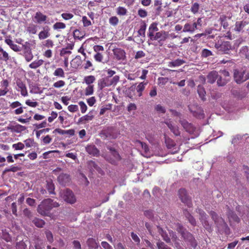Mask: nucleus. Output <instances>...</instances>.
I'll list each match as a JSON object with an SVG mask.
<instances>
[{
    "label": "nucleus",
    "mask_w": 249,
    "mask_h": 249,
    "mask_svg": "<svg viewBox=\"0 0 249 249\" xmlns=\"http://www.w3.org/2000/svg\"><path fill=\"white\" fill-rule=\"evenodd\" d=\"M116 12L118 15L124 16L127 13V10L124 7L119 6L117 8Z\"/></svg>",
    "instance_id": "47"
},
{
    "label": "nucleus",
    "mask_w": 249,
    "mask_h": 249,
    "mask_svg": "<svg viewBox=\"0 0 249 249\" xmlns=\"http://www.w3.org/2000/svg\"><path fill=\"white\" fill-rule=\"evenodd\" d=\"M23 56L27 62L31 61L33 58V55L32 53L31 49L28 48L27 49L26 51H24Z\"/></svg>",
    "instance_id": "30"
},
{
    "label": "nucleus",
    "mask_w": 249,
    "mask_h": 249,
    "mask_svg": "<svg viewBox=\"0 0 249 249\" xmlns=\"http://www.w3.org/2000/svg\"><path fill=\"white\" fill-rule=\"evenodd\" d=\"M137 143L144 150L145 153L147 154L148 152L149 149L148 145L145 143L141 142L140 141H137Z\"/></svg>",
    "instance_id": "55"
},
{
    "label": "nucleus",
    "mask_w": 249,
    "mask_h": 249,
    "mask_svg": "<svg viewBox=\"0 0 249 249\" xmlns=\"http://www.w3.org/2000/svg\"><path fill=\"white\" fill-rule=\"evenodd\" d=\"M16 85L18 87L17 90L20 91V93L23 96H27L28 95V92L25 84L20 80L18 79L16 81Z\"/></svg>",
    "instance_id": "14"
},
{
    "label": "nucleus",
    "mask_w": 249,
    "mask_h": 249,
    "mask_svg": "<svg viewBox=\"0 0 249 249\" xmlns=\"http://www.w3.org/2000/svg\"><path fill=\"white\" fill-rule=\"evenodd\" d=\"M86 151L93 156H98L100 151L94 145H88L86 147Z\"/></svg>",
    "instance_id": "20"
},
{
    "label": "nucleus",
    "mask_w": 249,
    "mask_h": 249,
    "mask_svg": "<svg viewBox=\"0 0 249 249\" xmlns=\"http://www.w3.org/2000/svg\"><path fill=\"white\" fill-rule=\"evenodd\" d=\"M119 79L120 77L118 75H115L112 78L107 77L109 86L116 85L119 81Z\"/></svg>",
    "instance_id": "34"
},
{
    "label": "nucleus",
    "mask_w": 249,
    "mask_h": 249,
    "mask_svg": "<svg viewBox=\"0 0 249 249\" xmlns=\"http://www.w3.org/2000/svg\"><path fill=\"white\" fill-rule=\"evenodd\" d=\"M94 110H91L87 115L81 117L78 120V123L85 124L87 122L92 120L94 117Z\"/></svg>",
    "instance_id": "18"
},
{
    "label": "nucleus",
    "mask_w": 249,
    "mask_h": 249,
    "mask_svg": "<svg viewBox=\"0 0 249 249\" xmlns=\"http://www.w3.org/2000/svg\"><path fill=\"white\" fill-rule=\"evenodd\" d=\"M26 127L20 125L19 124H17L15 125H14L12 127V130L13 132L17 133H20L26 129Z\"/></svg>",
    "instance_id": "31"
},
{
    "label": "nucleus",
    "mask_w": 249,
    "mask_h": 249,
    "mask_svg": "<svg viewBox=\"0 0 249 249\" xmlns=\"http://www.w3.org/2000/svg\"><path fill=\"white\" fill-rule=\"evenodd\" d=\"M87 244L90 249H97L99 247L98 243L92 238L88 239Z\"/></svg>",
    "instance_id": "25"
},
{
    "label": "nucleus",
    "mask_w": 249,
    "mask_h": 249,
    "mask_svg": "<svg viewBox=\"0 0 249 249\" xmlns=\"http://www.w3.org/2000/svg\"><path fill=\"white\" fill-rule=\"evenodd\" d=\"M24 144L21 142H18L12 145L13 148L15 149L16 150H22L24 149Z\"/></svg>",
    "instance_id": "50"
},
{
    "label": "nucleus",
    "mask_w": 249,
    "mask_h": 249,
    "mask_svg": "<svg viewBox=\"0 0 249 249\" xmlns=\"http://www.w3.org/2000/svg\"><path fill=\"white\" fill-rule=\"evenodd\" d=\"M98 88L102 90L106 87H109V84L107 81V77L106 78H101L98 81Z\"/></svg>",
    "instance_id": "28"
},
{
    "label": "nucleus",
    "mask_w": 249,
    "mask_h": 249,
    "mask_svg": "<svg viewBox=\"0 0 249 249\" xmlns=\"http://www.w3.org/2000/svg\"><path fill=\"white\" fill-rule=\"evenodd\" d=\"M179 122L186 132L191 134H195L196 136L198 135V134L196 132V127L192 124L189 123L185 120L180 119Z\"/></svg>",
    "instance_id": "7"
},
{
    "label": "nucleus",
    "mask_w": 249,
    "mask_h": 249,
    "mask_svg": "<svg viewBox=\"0 0 249 249\" xmlns=\"http://www.w3.org/2000/svg\"><path fill=\"white\" fill-rule=\"evenodd\" d=\"M44 61L42 59L35 60L29 65V67L31 69H36L43 65Z\"/></svg>",
    "instance_id": "35"
},
{
    "label": "nucleus",
    "mask_w": 249,
    "mask_h": 249,
    "mask_svg": "<svg viewBox=\"0 0 249 249\" xmlns=\"http://www.w3.org/2000/svg\"><path fill=\"white\" fill-rule=\"evenodd\" d=\"M168 127L170 129L171 131L176 136H178L180 135V132L179 130L178 127L173 124L170 121H167L165 123Z\"/></svg>",
    "instance_id": "16"
},
{
    "label": "nucleus",
    "mask_w": 249,
    "mask_h": 249,
    "mask_svg": "<svg viewBox=\"0 0 249 249\" xmlns=\"http://www.w3.org/2000/svg\"><path fill=\"white\" fill-rule=\"evenodd\" d=\"M68 49L67 48H63L60 53V55L61 56L66 57L65 55H69L71 53V52L70 50H68Z\"/></svg>",
    "instance_id": "60"
},
{
    "label": "nucleus",
    "mask_w": 249,
    "mask_h": 249,
    "mask_svg": "<svg viewBox=\"0 0 249 249\" xmlns=\"http://www.w3.org/2000/svg\"><path fill=\"white\" fill-rule=\"evenodd\" d=\"M157 246L158 249H172L166 245L164 243L159 241L157 243Z\"/></svg>",
    "instance_id": "51"
},
{
    "label": "nucleus",
    "mask_w": 249,
    "mask_h": 249,
    "mask_svg": "<svg viewBox=\"0 0 249 249\" xmlns=\"http://www.w3.org/2000/svg\"><path fill=\"white\" fill-rule=\"evenodd\" d=\"M197 213L199 214V219L201 222L208 219L207 215L203 210L198 209Z\"/></svg>",
    "instance_id": "44"
},
{
    "label": "nucleus",
    "mask_w": 249,
    "mask_h": 249,
    "mask_svg": "<svg viewBox=\"0 0 249 249\" xmlns=\"http://www.w3.org/2000/svg\"><path fill=\"white\" fill-rule=\"evenodd\" d=\"M212 52L208 49H204L202 51L201 55L202 57H207L208 56L212 55Z\"/></svg>",
    "instance_id": "58"
},
{
    "label": "nucleus",
    "mask_w": 249,
    "mask_h": 249,
    "mask_svg": "<svg viewBox=\"0 0 249 249\" xmlns=\"http://www.w3.org/2000/svg\"><path fill=\"white\" fill-rule=\"evenodd\" d=\"M46 188L50 194H54V185L52 180L46 181Z\"/></svg>",
    "instance_id": "33"
},
{
    "label": "nucleus",
    "mask_w": 249,
    "mask_h": 249,
    "mask_svg": "<svg viewBox=\"0 0 249 249\" xmlns=\"http://www.w3.org/2000/svg\"><path fill=\"white\" fill-rule=\"evenodd\" d=\"M229 82L228 78H222L221 76L218 75V78L217 79V84L218 86H224Z\"/></svg>",
    "instance_id": "40"
},
{
    "label": "nucleus",
    "mask_w": 249,
    "mask_h": 249,
    "mask_svg": "<svg viewBox=\"0 0 249 249\" xmlns=\"http://www.w3.org/2000/svg\"><path fill=\"white\" fill-rule=\"evenodd\" d=\"M246 71L243 69L234 70L233 77L237 84H240L249 79V77H245Z\"/></svg>",
    "instance_id": "6"
},
{
    "label": "nucleus",
    "mask_w": 249,
    "mask_h": 249,
    "mask_svg": "<svg viewBox=\"0 0 249 249\" xmlns=\"http://www.w3.org/2000/svg\"><path fill=\"white\" fill-rule=\"evenodd\" d=\"M16 248L17 249H26V245L23 241H19L17 243Z\"/></svg>",
    "instance_id": "64"
},
{
    "label": "nucleus",
    "mask_w": 249,
    "mask_h": 249,
    "mask_svg": "<svg viewBox=\"0 0 249 249\" xmlns=\"http://www.w3.org/2000/svg\"><path fill=\"white\" fill-rule=\"evenodd\" d=\"M219 21H220L221 26H223L224 29H226L228 28L229 26V24L228 21H227V17L226 16H221L219 18Z\"/></svg>",
    "instance_id": "36"
},
{
    "label": "nucleus",
    "mask_w": 249,
    "mask_h": 249,
    "mask_svg": "<svg viewBox=\"0 0 249 249\" xmlns=\"http://www.w3.org/2000/svg\"><path fill=\"white\" fill-rule=\"evenodd\" d=\"M53 200L50 198L44 200L37 207V212L42 215H45L46 212L53 208Z\"/></svg>",
    "instance_id": "3"
},
{
    "label": "nucleus",
    "mask_w": 249,
    "mask_h": 249,
    "mask_svg": "<svg viewBox=\"0 0 249 249\" xmlns=\"http://www.w3.org/2000/svg\"><path fill=\"white\" fill-rule=\"evenodd\" d=\"M131 237L132 240L137 244H139L140 243V239L138 236L133 232H131Z\"/></svg>",
    "instance_id": "62"
},
{
    "label": "nucleus",
    "mask_w": 249,
    "mask_h": 249,
    "mask_svg": "<svg viewBox=\"0 0 249 249\" xmlns=\"http://www.w3.org/2000/svg\"><path fill=\"white\" fill-rule=\"evenodd\" d=\"M73 16V15L71 13H63L61 14L62 18L65 20L71 19Z\"/></svg>",
    "instance_id": "61"
},
{
    "label": "nucleus",
    "mask_w": 249,
    "mask_h": 249,
    "mask_svg": "<svg viewBox=\"0 0 249 249\" xmlns=\"http://www.w3.org/2000/svg\"><path fill=\"white\" fill-rule=\"evenodd\" d=\"M93 85H89L86 88L85 94L86 96L91 95L93 94Z\"/></svg>",
    "instance_id": "48"
},
{
    "label": "nucleus",
    "mask_w": 249,
    "mask_h": 249,
    "mask_svg": "<svg viewBox=\"0 0 249 249\" xmlns=\"http://www.w3.org/2000/svg\"><path fill=\"white\" fill-rule=\"evenodd\" d=\"M199 8L200 6L199 3L197 2H195L192 4V5L190 9V11L194 14H196L198 13Z\"/></svg>",
    "instance_id": "45"
},
{
    "label": "nucleus",
    "mask_w": 249,
    "mask_h": 249,
    "mask_svg": "<svg viewBox=\"0 0 249 249\" xmlns=\"http://www.w3.org/2000/svg\"><path fill=\"white\" fill-rule=\"evenodd\" d=\"M109 23L112 26H115L119 23V19L116 16L111 17L109 19Z\"/></svg>",
    "instance_id": "49"
},
{
    "label": "nucleus",
    "mask_w": 249,
    "mask_h": 249,
    "mask_svg": "<svg viewBox=\"0 0 249 249\" xmlns=\"http://www.w3.org/2000/svg\"><path fill=\"white\" fill-rule=\"evenodd\" d=\"M95 81V77L93 75H89L85 76L84 78V82L88 86L91 85Z\"/></svg>",
    "instance_id": "38"
},
{
    "label": "nucleus",
    "mask_w": 249,
    "mask_h": 249,
    "mask_svg": "<svg viewBox=\"0 0 249 249\" xmlns=\"http://www.w3.org/2000/svg\"><path fill=\"white\" fill-rule=\"evenodd\" d=\"M168 37V34L167 32L162 31L160 32H157L152 40H158L160 45H162V42L164 41Z\"/></svg>",
    "instance_id": "10"
},
{
    "label": "nucleus",
    "mask_w": 249,
    "mask_h": 249,
    "mask_svg": "<svg viewBox=\"0 0 249 249\" xmlns=\"http://www.w3.org/2000/svg\"><path fill=\"white\" fill-rule=\"evenodd\" d=\"M178 196L181 202L191 208L192 203L191 197L188 195L186 190L184 188H181L178 190Z\"/></svg>",
    "instance_id": "5"
},
{
    "label": "nucleus",
    "mask_w": 249,
    "mask_h": 249,
    "mask_svg": "<svg viewBox=\"0 0 249 249\" xmlns=\"http://www.w3.org/2000/svg\"><path fill=\"white\" fill-rule=\"evenodd\" d=\"M79 105L80 107L81 111L82 113H84L87 110V106L83 101L79 102Z\"/></svg>",
    "instance_id": "63"
},
{
    "label": "nucleus",
    "mask_w": 249,
    "mask_h": 249,
    "mask_svg": "<svg viewBox=\"0 0 249 249\" xmlns=\"http://www.w3.org/2000/svg\"><path fill=\"white\" fill-rule=\"evenodd\" d=\"M93 57L95 60L98 62H102L103 60V55L102 53H96Z\"/></svg>",
    "instance_id": "57"
},
{
    "label": "nucleus",
    "mask_w": 249,
    "mask_h": 249,
    "mask_svg": "<svg viewBox=\"0 0 249 249\" xmlns=\"http://www.w3.org/2000/svg\"><path fill=\"white\" fill-rule=\"evenodd\" d=\"M107 148L110 151L111 155L113 157L112 158H110V159L108 160L111 163L114 164H116V162L120 160L121 159L120 155L114 148L108 146Z\"/></svg>",
    "instance_id": "12"
},
{
    "label": "nucleus",
    "mask_w": 249,
    "mask_h": 249,
    "mask_svg": "<svg viewBox=\"0 0 249 249\" xmlns=\"http://www.w3.org/2000/svg\"><path fill=\"white\" fill-rule=\"evenodd\" d=\"M32 222L38 228L43 227L45 223L44 220L38 218H35L33 220Z\"/></svg>",
    "instance_id": "37"
},
{
    "label": "nucleus",
    "mask_w": 249,
    "mask_h": 249,
    "mask_svg": "<svg viewBox=\"0 0 249 249\" xmlns=\"http://www.w3.org/2000/svg\"><path fill=\"white\" fill-rule=\"evenodd\" d=\"M197 93L199 95V97L203 100H205V94L206 91L203 86L199 85L197 87Z\"/></svg>",
    "instance_id": "32"
},
{
    "label": "nucleus",
    "mask_w": 249,
    "mask_h": 249,
    "mask_svg": "<svg viewBox=\"0 0 249 249\" xmlns=\"http://www.w3.org/2000/svg\"><path fill=\"white\" fill-rule=\"evenodd\" d=\"M165 142L167 147L172 150V153H176L179 150V147L176 145L175 142L171 139L165 137Z\"/></svg>",
    "instance_id": "9"
},
{
    "label": "nucleus",
    "mask_w": 249,
    "mask_h": 249,
    "mask_svg": "<svg viewBox=\"0 0 249 249\" xmlns=\"http://www.w3.org/2000/svg\"><path fill=\"white\" fill-rule=\"evenodd\" d=\"M47 17L46 15H43L40 12H37L34 18V21L38 24H41L42 22H44L45 23L50 24L51 23L53 22V20H52L51 21H49L47 19Z\"/></svg>",
    "instance_id": "8"
},
{
    "label": "nucleus",
    "mask_w": 249,
    "mask_h": 249,
    "mask_svg": "<svg viewBox=\"0 0 249 249\" xmlns=\"http://www.w3.org/2000/svg\"><path fill=\"white\" fill-rule=\"evenodd\" d=\"M50 28L48 26H44L38 34V38L40 40H43L49 37L51 34L50 33Z\"/></svg>",
    "instance_id": "15"
},
{
    "label": "nucleus",
    "mask_w": 249,
    "mask_h": 249,
    "mask_svg": "<svg viewBox=\"0 0 249 249\" xmlns=\"http://www.w3.org/2000/svg\"><path fill=\"white\" fill-rule=\"evenodd\" d=\"M73 37L74 39H77L78 40H82L84 36L83 35V34L79 30L75 29L73 33Z\"/></svg>",
    "instance_id": "41"
},
{
    "label": "nucleus",
    "mask_w": 249,
    "mask_h": 249,
    "mask_svg": "<svg viewBox=\"0 0 249 249\" xmlns=\"http://www.w3.org/2000/svg\"><path fill=\"white\" fill-rule=\"evenodd\" d=\"M159 29L157 27V24L154 22L152 23L149 26L148 29V32L147 34L148 36L152 40L155 34V33L158 32Z\"/></svg>",
    "instance_id": "21"
},
{
    "label": "nucleus",
    "mask_w": 249,
    "mask_h": 249,
    "mask_svg": "<svg viewBox=\"0 0 249 249\" xmlns=\"http://www.w3.org/2000/svg\"><path fill=\"white\" fill-rule=\"evenodd\" d=\"M66 24L63 22H57L53 25V29L54 30H58L60 29H64L66 28Z\"/></svg>",
    "instance_id": "43"
},
{
    "label": "nucleus",
    "mask_w": 249,
    "mask_h": 249,
    "mask_svg": "<svg viewBox=\"0 0 249 249\" xmlns=\"http://www.w3.org/2000/svg\"><path fill=\"white\" fill-rule=\"evenodd\" d=\"M148 82H142L140 83L137 86L136 90L137 92L139 93V96H141L142 95V92L144 89L145 86L147 85Z\"/></svg>",
    "instance_id": "29"
},
{
    "label": "nucleus",
    "mask_w": 249,
    "mask_h": 249,
    "mask_svg": "<svg viewBox=\"0 0 249 249\" xmlns=\"http://www.w3.org/2000/svg\"><path fill=\"white\" fill-rule=\"evenodd\" d=\"M196 25L195 24L188 22L185 24L182 32L184 33H189L193 34L195 30H196Z\"/></svg>",
    "instance_id": "19"
},
{
    "label": "nucleus",
    "mask_w": 249,
    "mask_h": 249,
    "mask_svg": "<svg viewBox=\"0 0 249 249\" xmlns=\"http://www.w3.org/2000/svg\"><path fill=\"white\" fill-rule=\"evenodd\" d=\"M114 54L116 58L119 60H124L126 57L124 51L120 49H117L114 51Z\"/></svg>",
    "instance_id": "23"
},
{
    "label": "nucleus",
    "mask_w": 249,
    "mask_h": 249,
    "mask_svg": "<svg viewBox=\"0 0 249 249\" xmlns=\"http://www.w3.org/2000/svg\"><path fill=\"white\" fill-rule=\"evenodd\" d=\"M27 31L30 34H36L37 32V26L34 24H30L27 28Z\"/></svg>",
    "instance_id": "42"
},
{
    "label": "nucleus",
    "mask_w": 249,
    "mask_h": 249,
    "mask_svg": "<svg viewBox=\"0 0 249 249\" xmlns=\"http://www.w3.org/2000/svg\"><path fill=\"white\" fill-rule=\"evenodd\" d=\"M60 195L63 199L68 203L74 204L76 202V197L70 189H66L60 192Z\"/></svg>",
    "instance_id": "4"
},
{
    "label": "nucleus",
    "mask_w": 249,
    "mask_h": 249,
    "mask_svg": "<svg viewBox=\"0 0 249 249\" xmlns=\"http://www.w3.org/2000/svg\"><path fill=\"white\" fill-rule=\"evenodd\" d=\"M177 231L181 234L184 241L188 246L195 249L197 246V243L193 235L184 228L182 225L178 224L177 225Z\"/></svg>",
    "instance_id": "1"
},
{
    "label": "nucleus",
    "mask_w": 249,
    "mask_h": 249,
    "mask_svg": "<svg viewBox=\"0 0 249 249\" xmlns=\"http://www.w3.org/2000/svg\"><path fill=\"white\" fill-rule=\"evenodd\" d=\"M45 234L47 240L49 242V243H53V237L52 232L49 231H45Z\"/></svg>",
    "instance_id": "52"
},
{
    "label": "nucleus",
    "mask_w": 249,
    "mask_h": 249,
    "mask_svg": "<svg viewBox=\"0 0 249 249\" xmlns=\"http://www.w3.org/2000/svg\"><path fill=\"white\" fill-rule=\"evenodd\" d=\"M218 78V72L213 71L210 72L207 76V82L210 84H213Z\"/></svg>",
    "instance_id": "22"
},
{
    "label": "nucleus",
    "mask_w": 249,
    "mask_h": 249,
    "mask_svg": "<svg viewBox=\"0 0 249 249\" xmlns=\"http://www.w3.org/2000/svg\"><path fill=\"white\" fill-rule=\"evenodd\" d=\"M155 110L158 113H164L166 112L165 108L160 104L156 106Z\"/></svg>",
    "instance_id": "59"
},
{
    "label": "nucleus",
    "mask_w": 249,
    "mask_h": 249,
    "mask_svg": "<svg viewBox=\"0 0 249 249\" xmlns=\"http://www.w3.org/2000/svg\"><path fill=\"white\" fill-rule=\"evenodd\" d=\"M53 75L60 77H64L65 73L62 68H57L53 72Z\"/></svg>",
    "instance_id": "46"
},
{
    "label": "nucleus",
    "mask_w": 249,
    "mask_h": 249,
    "mask_svg": "<svg viewBox=\"0 0 249 249\" xmlns=\"http://www.w3.org/2000/svg\"><path fill=\"white\" fill-rule=\"evenodd\" d=\"M157 228L158 230V232L162 236L163 239L166 242V243H170L171 242V239L168 236L167 233L163 231V230L160 228L159 226H157Z\"/></svg>",
    "instance_id": "26"
},
{
    "label": "nucleus",
    "mask_w": 249,
    "mask_h": 249,
    "mask_svg": "<svg viewBox=\"0 0 249 249\" xmlns=\"http://www.w3.org/2000/svg\"><path fill=\"white\" fill-rule=\"evenodd\" d=\"M146 27V26L145 24L141 26L140 29L138 31V34L139 36H145Z\"/></svg>",
    "instance_id": "53"
},
{
    "label": "nucleus",
    "mask_w": 249,
    "mask_h": 249,
    "mask_svg": "<svg viewBox=\"0 0 249 249\" xmlns=\"http://www.w3.org/2000/svg\"><path fill=\"white\" fill-rule=\"evenodd\" d=\"M202 224L203 225L204 228L208 231H211L212 229L211 225L208 222L207 219L201 221Z\"/></svg>",
    "instance_id": "56"
},
{
    "label": "nucleus",
    "mask_w": 249,
    "mask_h": 249,
    "mask_svg": "<svg viewBox=\"0 0 249 249\" xmlns=\"http://www.w3.org/2000/svg\"><path fill=\"white\" fill-rule=\"evenodd\" d=\"M185 61L183 59H177L174 61L169 62L168 66L170 67H178L185 63Z\"/></svg>",
    "instance_id": "27"
},
{
    "label": "nucleus",
    "mask_w": 249,
    "mask_h": 249,
    "mask_svg": "<svg viewBox=\"0 0 249 249\" xmlns=\"http://www.w3.org/2000/svg\"><path fill=\"white\" fill-rule=\"evenodd\" d=\"M248 24L246 21H236L235 24L234 31L237 32H240L243 28Z\"/></svg>",
    "instance_id": "24"
},
{
    "label": "nucleus",
    "mask_w": 249,
    "mask_h": 249,
    "mask_svg": "<svg viewBox=\"0 0 249 249\" xmlns=\"http://www.w3.org/2000/svg\"><path fill=\"white\" fill-rule=\"evenodd\" d=\"M88 166L91 172L96 171L97 173L101 175H103L104 174L103 170L100 167H99L94 161L92 160L88 161Z\"/></svg>",
    "instance_id": "13"
},
{
    "label": "nucleus",
    "mask_w": 249,
    "mask_h": 249,
    "mask_svg": "<svg viewBox=\"0 0 249 249\" xmlns=\"http://www.w3.org/2000/svg\"><path fill=\"white\" fill-rule=\"evenodd\" d=\"M82 20L84 27H88L92 25L91 22L88 19L86 16H83Z\"/></svg>",
    "instance_id": "54"
},
{
    "label": "nucleus",
    "mask_w": 249,
    "mask_h": 249,
    "mask_svg": "<svg viewBox=\"0 0 249 249\" xmlns=\"http://www.w3.org/2000/svg\"><path fill=\"white\" fill-rule=\"evenodd\" d=\"M192 112L193 113V115L198 118L202 119L204 117L203 110L200 107L197 109V110L192 111Z\"/></svg>",
    "instance_id": "39"
},
{
    "label": "nucleus",
    "mask_w": 249,
    "mask_h": 249,
    "mask_svg": "<svg viewBox=\"0 0 249 249\" xmlns=\"http://www.w3.org/2000/svg\"><path fill=\"white\" fill-rule=\"evenodd\" d=\"M210 214L214 220L218 229L219 231H225L229 230L227 224L222 218H219L217 214L214 211H211Z\"/></svg>",
    "instance_id": "2"
},
{
    "label": "nucleus",
    "mask_w": 249,
    "mask_h": 249,
    "mask_svg": "<svg viewBox=\"0 0 249 249\" xmlns=\"http://www.w3.org/2000/svg\"><path fill=\"white\" fill-rule=\"evenodd\" d=\"M215 47L219 51H221L224 53H228L229 51L231 49V46L229 41H224L220 44H215Z\"/></svg>",
    "instance_id": "11"
},
{
    "label": "nucleus",
    "mask_w": 249,
    "mask_h": 249,
    "mask_svg": "<svg viewBox=\"0 0 249 249\" xmlns=\"http://www.w3.org/2000/svg\"><path fill=\"white\" fill-rule=\"evenodd\" d=\"M226 207L228 210L227 212V215L230 222H233L236 223L239 222L240 219L238 217V216L236 214V213L232 210H231L228 206H227Z\"/></svg>",
    "instance_id": "17"
}]
</instances>
